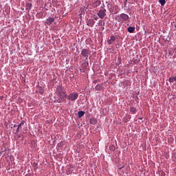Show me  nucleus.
I'll return each mask as SVG.
<instances>
[{
  "label": "nucleus",
  "mask_w": 176,
  "mask_h": 176,
  "mask_svg": "<svg viewBox=\"0 0 176 176\" xmlns=\"http://www.w3.org/2000/svg\"><path fill=\"white\" fill-rule=\"evenodd\" d=\"M56 93L58 94V97L60 98H67V89L63 86L58 87L56 89Z\"/></svg>",
  "instance_id": "obj_1"
},
{
  "label": "nucleus",
  "mask_w": 176,
  "mask_h": 176,
  "mask_svg": "<svg viewBox=\"0 0 176 176\" xmlns=\"http://www.w3.org/2000/svg\"><path fill=\"white\" fill-rule=\"evenodd\" d=\"M67 100L71 102H75L76 100L79 98V94L78 92H72L68 96H67Z\"/></svg>",
  "instance_id": "obj_2"
},
{
  "label": "nucleus",
  "mask_w": 176,
  "mask_h": 176,
  "mask_svg": "<svg viewBox=\"0 0 176 176\" xmlns=\"http://www.w3.org/2000/svg\"><path fill=\"white\" fill-rule=\"evenodd\" d=\"M90 54V50L87 49H82L81 51V56L82 57H84L85 60H88L89 55Z\"/></svg>",
  "instance_id": "obj_3"
},
{
  "label": "nucleus",
  "mask_w": 176,
  "mask_h": 176,
  "mask_svg": "<svg viewBox=\"0 0 176 176\" xmlns=\"http://www.w3.org/2000/svg\"><path fill=\"white\" fill-rule=\"evenodd\" d=\"M98 16L100 19H104V17L107 16V10L105 9L100 10L99 12H98Z\"/></svg>",
  "instance_id": "obj_4"
},
{
  "label": "nucleus",
  "mask_w": 176,
  "mask_h": 176,
  "mask_svg": "<svg viewBox=\"0 0 176 176\" xmlns=\"http://www.w3.org/2000/svg\"><path fill=\"white\" fill-rule=\"evenodd\" d=\"M54 22V17H49L48 19H47L44 24L45 25H50Z\"/></svg>",
  "instance_id": "obj_5"
},
{
  "label": "nucleus",
  "mask_w": 176,
  "mask_h": 176,
  "mask_svg": "<svg viewBox=\"0 0 176 176\" xmlns=\"http://www.w3.org/2000/svg\"><path fill=\"white\" fill-rule=\"evenodd\" d=\"M120 17L122 19V21H127L129 20V15L124 13L121 14Z\"/></svg>",
  "instance_id": "obj_6"
},
{
  "label": "nucleus",
  "mask_w": 176,
  "mask_h": 176,
  "mask_svg": "<svg viewBox=\"0 0 176 176\" xmlns=\"http://www.w3.org/2000/svg\"><path fill=\"white\" fill-rule=\"evenodd\" d=\"M116 39V38H115L114 36H110V39H109L107 41V43H109V45H112V43H113V42H115Z\"/></svg>",
  "instance_id": "obj_7"
},
{
  "label": "nucleus",
  "mask_w": 176,
  "mask_h": 176,
  "mask_svg": "<svg viewBox=\"0 0 176 176\" xmlns=\"http://www.w3.org/2000/svg\"><path fill=\"white\" fill-rule=\"evenodd\" d=\"M94 24H96V21H94L93 19H89L87 22V25L89 27H93Z\"/></svg>",
  "instance_id": "obj_8"
},
{
  "label": "nucleus",
  "mask_w": 176,
  "mask_h": 176,
  "mask_svg": "<svg viewBox=\"0 0 176 176\" xmlns=\"http://www.w3.org/2000/svg\"><path fill=\"white\" fill-rule=\"evenodd\" d=\"M21 126H24V121L19 124L18 128L16 130L15 134H19V131H20V129H21Z\"/></svg>",
  "instance_id": "obj_9"
},
{
  "label": "nucleus",
  "mask_w": 176,
  "mask_h": 176,
  "mask_svg": "<svg viewBox=\"0 0 176 176\" xmlns=\"http://www.w3.org/2000/svg\"><path fill=\"white\" fill-rule=\"evenodd\" d=\"M129 111L131 113H133V115H135V113H137V109L134 107H131Z\"/></svg>",
  "instance_id": "obj_10"
},
{
  "label": "nucleus",
  "mask_w": 176,
  "mask_h": 176,
  "mask_svg": "<svg viewBox=\"0 0 176 176\" xmlns=\"http://www.w3.org/2000/svg\"><path fill=\"white\" fill-rule=\"evenodd\" d=\"M168 82H170V83H174V82H176V76H170L168 78Z\"/></svg>",
  "instance_id": "obj_11"
},
{
  "label": "nucleus",
  "mask_w": 176,
  "mask_h": 176,
  "mask_svg": "<svg viewBox=\"0 0 176 176\" xmlns=\"http://www.w3.org/2000/svg\"><path fill=\"white\" fill-rule=\"evenodd\" d=\"M89 122L91 124H97V120L96 118H90Z\"/></svg>",
  "instance_id": "obj_12"
},
{
  "label": "nucleus",
  "mask_w": 176,
  "mask_h": 176,
  "mask_svg": "<svg viewBox=\"0 0 176 176\" xmlns=\"http://www.w3.org/2000/svg\"><path fill=\"white\" fill-rule=\"evenodd\" d=\"M135 31V28L134 27H129L128 28V32H130V34H133Z\"/></svg>",
  "instance_id": "obj_13"
},
{
  "label": "nucleus",
  "mask_w": 176,
  "mask_h": 176,
  "mask_svg": "<svg viewBox=\"0 0 176 176\" xmlns=\"http://www.w3.org/2000/svg\"><path fill=\"white\" fill-rule=\"evenodd\" d=\"M83 115H85V111H80L78 112V118H82V116H83Z\"/></svg>",
  "instance_id": "obj_14"
},
{
  "label": "nucleus",
  "mask_w": 176,
  "mask_h": 176,
  "mask_svg": "<svg viewBox=\"0 0 176 176\" xmlns=\"http://www.w3.org/2000/svg\"><path fill=\"white\" fill-rule=\"evenodd\" d=\"M159 3L162 6H164V5H166V0H159Z\"/></svg>",
  "instance_id": "obj_15"
},
{
  "label": "nucleus",
  "mask_w": 176,
  "mask_h": 176,
  "mask_svg": "<svg viewBox=\"0 0 176 176\" xmlns=\"http://www.w3.org/2000/svg\"><path fill=\"white\" fill-rule=\"evenodd\" d=\"M38 91H39L40 94H43L44 92L43 89H42V87L38 88Z\"/></svg>",
  "instance_id": "obj_16"
},
{
  "label": "nucleus",
  "mask_w": 176,
  "mask_h": 176,
  "mask_svg": "<svg viewBox=\"0 0 176 176\" xmlns=\"http://www.w3.org/2000/svg\"><path fill=\"white\" fill-rule=\"evenodd\" d=\"M95 89H96V90H100V89H101V86H100L99 85H96V86L95 87Z\"/></svg>",
  "instance_id": "obj_17"
},
{
  "label": "nucleus",
  "mask_w": 176,
  "mask_h": 176,
  "mask_svg": "<svg viewBox=\"0 0 176 176\" xmlns=\"http://www.w3.org/2000/svg\"><path fill=\"white\" fill-rule=\"evenodd\" d=\"M94 20H98V16H97L95 15V16H94Z\"/></svg>",
  "instance_id": "obj_18"
}]
</instances>
